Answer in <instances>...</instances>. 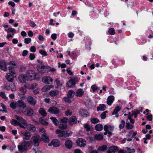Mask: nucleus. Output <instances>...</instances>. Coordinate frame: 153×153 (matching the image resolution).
Instances as JSON below:
<instances>
[{"instance_id":"nucleus-11","label":"nucleus","mask_w":153,"mask_h":153,"mask_svg":"<svg viewBox=\"0 0 153 153\" xmlns=\"http://www.w3.org/2000/svg\"><path fill=\"white\" fill-rule=\"evenodd\" d=\"M48 111L51 114H57L59 112V110L58 108L55 107H50L48 110Z\"/></svg>"},{"instance_id":"nucleus-15","label":"nucleus","mask_w":153,"mask_h":153,"mask_svg":"<svg viewBox=\"0 0 153 153\" xmlns=\"http://www.w3.org/2000/svg\"><path fill=\"white\" fill-rule=\"evenodd\" d=\"M118 150V147L116 146H111L109 147L107 153H115Z\"/></svg>"},{"instance_id":"nucleus-50","label":"nucleus","mask_w":153,"mask_h":153,"mask_svg":"<svg viewBox=\"0 0 153 153\" xmlns=\"http://www.w3.org/2000/svg\"><path fill=\"white\" fill-rule=\"evenodd\" d=\"M126 127L127 129H131L133 128V126L132 125L130 124L129 123H126Z\"/></svg>"},{"instance_id":"nucleus-22","label":"nucleus","mask_w":153,"mask_h":153,"mask_svg":"<svg viewBox=\"0 0 153 153\" xmlns=\"http://www.w3.org/2000/svg\"><path fill=\"white\" fill-rule=\"evenodd\" d=\"M79 114L80 115L84 117H87L89 115V113L87 111L83 109L80 110Z\"/></svg>"},{"instance_id":"nucleus-56","label":"nucleus","mask_w":153,"mask_h":153,"mask_svg":"<svg viewBox=\"0 0 153 153\" xmlns=\"http://www.w3.org/2000/svg\"><path fill=\"white\" fill-rule=\"evenodd\" d=\"M0 96L4 99H6V98L5 92L4 91H2L0 92Z\"/></svg>"},{"instance_id":"nucleus-13","label":"nucleus","mask_w":153,"mask_h":153,"mask_svg":"<svg viewBox=\"0 0 153 153\" xmlns=\"http://www.w3.org/2000/svg\"><path fill=\"white\" fill-rule=\"evenodd\" d=\"M77 120L75 116H72L69 119L68 124L70 126H72L77 123Z\"/></svg>"},{"instance_id":"nucleus-37","label":"nucleus","mask_w":153,"mask_h":153,"mask_svg":"<svg viewBox=\"0 0 153 153\" xmlns=\"http://www.w3.org/2000/svg\"><path fill=\"white\" fill-rule=\"evenodd\" d=\"M53 86L51 85H45L42 89V91L43 92H46L49 90L51 88H52Z\"/></svg>"},{"instance_id":"nucleus-12","label":"nucleus","mask_w":153,"mask_h":153,"mask_svg":"<svg viewBox=\"0 0 153 153\" xmlns=\"http://www.w3.org/2000/svg\"><path fill=\"white\" fill-rule=\"evenodd\" d=\"M22 112L26 115L30 116L33 114V110L31 108L27 109L26 108L24 110L22 111Z\"/></svg>"},{"instance_id":"nucleus-26","label":"nucleus","mask_w":153,"mask_h":153,"mask_svg":"<svg viewBox=\"0 0 153 153\" xmlns=\"http://www.w3.org/2000/svg\"><path fill=\"white\" fill-rule=\"evenodd\" d=\"M55 82L56 83L58 88H60L62 85L63 83V81L59 78H58L56 79Z\"/></svg>"},{"instance_id":"nucleus-8","label":"nucleus","mask_w":153,"mask_h":153,"mask_svg":"<svg viewBox=\"0 0 153 153\" xmlns=\"http://www.w3.org/2000/svg\"><path fill=\"white\" fill-rule=\"evenodd\" d=\"M27 100L28 103L31 105L34 106L36 104V100L31 96H28L27 98Z\"/></svg>"},{"instance_id":"nucleus-46","label":"nucleus","mask_w":153,"mask_h":153,"mask_svg":"<svg viewBox=\"0 0 153 153\" xmlns=\"http://www.w3.org/2000/svg\"><path fill=\"white\" fill-rule=\"evenodd\" d=\"M39 121L42 124L45 126L48 125V122L45 121L42 117H41L39 119Z\"/></svg>"},{"instance_id":"nucleus-29","label":"nucleus","mask_w":153,"mask_h":153,"mask_svg":"<svg viewBox=\"0 0 153 153\" xmlns=\"http://www.w3.org/2000/svg\"><path fill=\"white\" fill-rule=\"evenodd\" d=\"M97 111H103L106 109V106L104 104H100L99 106L97 107Z\"/></svg>"},{"instance_id":"nucleus-44","label":"nucleus","mask_w":153,"mask_h":153,"mask_svg":"<svg viewBox=\"0 0 153 153\" xmlns=\"http://www.w3.org/2000/svg\"><path fill=\"white\" fill-rule=\"evenodd\" d=\"M10 123L11 124L14 126H18L19 125V123L16 120L12 119L11 120Z\"/></svg>"},{"instance_id":"nucleus-51","label":"nucleus","mask_w":153,"mask_h":153,"mask_svg":"<svg viewBox=\"0 0 153 153\" xmlns=\"http://www.w3.org/2000/svg\"><path fill=\"white\" fill-rule=\"evenodd\" d=\"M71 81L75 85L78 82L77 77H74L71 79Z\"/></svg>"},{"instance_id":"nucleus-1","label":"nucleus","mask_w":153,"mask_h":153,"mask_svg":"<svg viewBox=\"0 0 153 153\" xmlns=\"http://www.w3.org/2000/svg\"><path fill=\"white\" fill-rule=\"evenodd\" d=\"M9 73L7 74L5 77L6 79L9 82H12L13 79L16 77V75L14 69L12 67H8Z\"/></svg>"},{"instance_id":"nucleus-9","label":"nucleus","mask_w":153,"mask_h":153,"mask_svg":"<svg viewBox=\"0 0 153 153\" xmlns=\"http://www.w3.org/2000/svg\"><path fill=\"white\" fill-rule=\"evenodd\" d=\"M22 135L23 140L25 142H26V140H29L31 137L30 133L27 131L22 132Z\"/></svg>"},{"instance_id":"nucleus-4","label":"nucleus","mask_w":153,"mask_h":153,"mask_svg":"<svg viewBox=\"0 0 153 153\" xmlns=\"http://www.w3.org/2000/svg\"><path fill=\"white\" fill-rule=\"evenodd\" d=\"M26 74L28 78V81H31L36 78V74L34 71L32 70L27 71Z\"/></svg>"},{"instance_id":"nucleus-30","label":"nucleus","mask_w":153,"mask_h":153,"mask_svg":"<svg viewBox=\"0 0 153 153\" xmlns=\"http://www.w3.org/2000/svg\"><path fill=\"white\" fill-rule=\"evenodd\" d=\"M84 93V91L83 89L80 88L78 89L76 93V95L77 97H81Z\"/></svg>"},{"instance_id":"nucleus-52","label":"nucleus","mask_w":153,"mask_h":153,"mask_svg":"<svg viewBox=\"0 0 153 153\" xmlns=\"http://www.w3.org/2000/svg\"><path fill=\"white\" fill-rule=\"evenodd\" d=\"M108 33L110 35H114L115 34V30L114 28H110L108 31Z\"/></svg>"},{"instance_id":"nucleus-48","label":"nucleus","mask_w":153,"mask_h":153,"mask_svg":"<svg viewBox=\"0 0 153 153\" xmlns=\"http://www.w3.org/2000/svg\"><path fill=\"white\" fill-rule=\"evenodd\" d=\"M125 124V121L123 120H122L120 123L119 125V127L120 129H123L124 128Z\"/></svg>"},{"instance_id":"nucleus-41","label":"nucleus","mask_w":153,"mask_h":153,"mask_svg":"<svg viewBox=\"0 0 153 153\" xmlns=\"http://www.w3.org/2000/svg\"><path fill=\"white\" fill-rule=\"evenodd\" d=\"M121 109V107L119 106H116L114 108V111L112 113V115H114L115 114L117 113L120 111Z\"/></svg>"},{"instance_id":"nucleus-20","label":"nucleus","mask_w":153,"mask_h":153,"mask_svg":"<svg viewBox=\"0 0 153 153\" xmlns=\"http://www.w3.org/2000/svg\"><path fill=\"white\" fill-rule=\"evenodd\" d=\"M73 142L70 140H67L65 141V146L68 149H71L72 147Z\"/></svg>"},{"instance_id":"nucleus-25","label":"nucleus","mask_w":153,"mask_h":153,"mask_svg":"<svg viewBox=\"0 0 153 153\" xmlns=\"http://www.w3.org/2000/svg\"><path fill=\"white\" fill-rule=\"evenodd\" d=\"M24 87L27 89H33L36 88L37 84L36 83H33L32 84H25Z\"/></svg>"},{"instance_id":"nucleus-55","label":"nucleus","mask_w":153,"mask_h":153,"mask_svg":"<svg viewBox=\"0 0 153 153\" xmlns=\"http://www.w3.org/2000/svg\"><path fill=\"white\" fill-rule=\"evenodd\" d=\"M70 98L68 97H64V101L66 102H67L68 103H71V101L70 99Z\"/></svg>"},{"instance_id":"nucleus-36","label":"nucleus","mask_w":153,"mask_h":153,"mask_svg":"<svg viewBox=\"0 0 153 153\" xmlns=\"http://www.w3.org/2000/svg\"><path fill=\"white\" fill-rule=\"evenodd\" d=\"M59 94V91L57 90H55L51 91L49 92V95L52 97H54L57 95Z\"/></svg>"},{"instance_id":"nucleus-2","label":"nucleus","mask_w":153,"mask_h":153,"mask_svg":"<svg viewBox=\"0 0 153 153\" xmlns=\"http://www.w3.org/2000/svg\"><path fill=\"white\" fill-rule=\"evenodd\" d=\"M31 145L30 142L27 141L22 142L20 143L18 146L19 150L22 153L27 151V148Z\"/></svg>"},{"instance_id":"nucleus-61","label":"nucleus","mask_w":153,"mask_h":153,"mask_svg":"<svg viewBox=\"0 0 153 153\" xmlns=\"http://www.w3.org/2000/svg\"><path fill=\"white\" fill-rule=\"evenodd\" d=\"M28 53V51L27 50H25L23 51L22 53V55L23 56H26Z\"/></svg>"},{"instance_id":"nucleus-43","label":"nucleus","mask_w":153,"mask_h":153,"mask_svg":"<svg viewBox=\"0 0 153 153\" xmlns=\"http://www.w3.org/2000/svg\"><path fill=\"white\" fill-rule=\"evenodd\" d=\"M107 146L105 145L100 146L98 148L99 150L100 151H105L107 149Z\"/></svg>"},{"instance_id":"nucleus-34","label":"nucleus","mask_w":153,"mask_h":153,"mask_svg":"<svg viewBox=\"0 0 153 153\" xmlns=\"http://www.w3.org/2000/svg\"><path fill=\"white\" fill-rule=\"evenodd\" d=\"M133 133V131L131 130L127 134L128 138L126 139L127 141H130L132 140V138H131L132 134Z\"/></svg>"},{"instance_id":"nucleus-10","label":"nucleus","mask_w":153,"mask_h":153,"mask_svg":"<svg viewBox=\"0 0 153 153\" xmlns=\"http://www.w3.org/2000/svg\"><path fill=\"white\" fill-rule=\"evenodd\" d=\"M42 80L44 83L48 84L52 83L53 81L52 78L49 76H44L42 78Z\"/></svg>"},{"instance_id":"nucleus-14","label":"nucleus","mask_w":153,"mask_h":153,"mask_svg":"<svg viewBox=\"0 0 153 153\" xmlns=\"http://www.w3.org/2000/svg\"><path fill=\"white\" fill-rule=\"evenodd\" d=\"M45 66L44 65H37L36 68L39 72H42L44 73L48 72V71L45 70Z\"/></svg>"},{"instance_id":"nucleus-5","label":"nucleus","mask_w":153,"mask_h":153,"mask_svg":"<svg viewBox=\"0 0 153 153\" xmlns=\"http://www.w3.org/2000/svg\"><path fill=\"white\" fill-rule=\"evenodd\" d=\"M72 134V132L70 131H62V133L59 135V137L61 139H63L67 137L71 136Z\"/></svg>"},{"instance_id":"nucleus-63","label":"nucleus","mask_w":153,"mask_h":153,"mask_svg":"<svg viewBox=\"0 0 153 153\" xmlns=\"http://www.w3.org/2000/svg\"><path fill=\"white\" fill-rule=\"evenodd\" d=\"M30 51L32 52H35L36 51V48L34 46H31L30 48Z\"/></svg>"},{"instance_id":"nucleus-21","label":"nucleus","mask_w":153,"mask_h":153,"mask_svg":"<svg viewBox=\"0 0 153 153\" xmlns=\"http://www.w3.org/2000/svg\"><path fill=\"white\" fill-rule=\"evenodd\" d=\"M53 146L58 147L61 145L60 141L56 139H53L51 142Z\"/></svg>"},{"instance_id":"nucleus-45","label":"nucleus","mask_w":153,"mask_h":153,"mask_svg":"<svg viewBox=\"0 0 153 153\" xmlns=\"http://www.w3.org/2000/svg\"><path fill=\"white\" fill-rule=\"evenodd\" d=\"M75 85L70 80L68 81L66 83V86L67 87L71 88L74 86Z\"/></svg>"},{"instance_id":"nucleus-54","label":"nucleus","mask_w":153,"mask_h":153,"mask_svg":"<svg viewBox=\"0 0 153 153\" xmlns=\"http://www.w3.org/2000/svg\"><path fill=\"white\" fill-rule=\"evenodd\" d=\"M31 41V39L30 38H25L24 39V42L25 43L28 44L30 43Z\"/></svg>"},{"instance_id":"nucleus-58","label":"nucleus","mask_w":153,"mask_h":153,"mask_svg":"<svg viewBox=\"0 0 153 153\" xmlns=\"http://www.w3.org/2000/svg\"><path fill=\"white\" fill-rule=\"evenodd\" d=\"M39 53L42 55H43L44 56H47L48 55L46 52L42 50H40L39 51Z\"/></svg>"},{"instance_id":"nucleus-28","label":"nucleus","mask_w":153,"mask_h":153,"mask_svg":"<svg viewBox=\"0 0 153 153\" xmlns=\"http://www.w3.org/2000/svg\"><path fill=\"white\" fill-rule=\"evenodd\" d=\"M42 139L45 143H47L49 142V139L45 133L42 134Z\"/></svg>"},{"instance_id":"nucleus-57","label":"nucleus","mask_w":153,"mask_h":153,"mask_svg":"<svg viewBox=\"0 0 153 153\" xmlns=\"http://www.w3.org/2000/svg\"><path fill=\"white\" fill-rule=\"evenodd\" d=\"M35 58V56L34 53H30L29 56L30 59L31 60H33Z\"/></svg>"},{"instance_id":"nucleus-24","label":"nucleus","mask_w":153,"mask_h":153,"mask_svg":"<svg viewBox=\"0 0 153 153\" xmlns=\"http://www.w3.org/2000/svg\"><path fill=\"white\" fill-rule=\"evenodd\" d=\"M15 117L16 119L18 120L21 123L24 125L27 124L26 121L22 118L21 117L16 115H15Z\"/></svg>"},{"instance_id":"nucleus-23","label":"nucleus","mask_w":153,"mask_h":153,"mask_svg":"<svg viewBox=\"0 0 153 153\" xmlns=\"http://www.w3.org/2000/svg\"><path fill=\"white\" fill-rule=\"evenodd\" d=\"M114 100V97L113 95L109 96L107 101V104L109 105H111L112 103Z\"/></svg>"},{"instance_id":"nucleus-31","label":"nucleus","mask_w":153,"mask_h":153,"mask_svg":"<svg viewBox=\"0 0 153 153\" xmlns=\"http://www.w3.org/2000/svg\"><path fill=\"white\" fill-rule=\"evenodd\" d=\"M103 128V126L100 123L96 125L95 126V129L98 131H101L102 130Z\"/></svg>"},{"instance_id":"nucleus-39","label":"nucleus","mask_w":153,"mask_h":153,"mask_svg":"<svg viewBox=\"0 0 153 153\" xmlns=\"http://www.w3.org/2000/svg\"><path fill=\"white\" fill-rule=\"evenodd\" d=\"M126 153H134L135 150L134 149H130L128 147H126L125 149Z\"/></svg>"},{"instance_id":"nucleus-38","label":"nucleus","mask_w":153,"mask_h":153,"mask_svg":"<svg viewBox=\"0 0 153 153\" xmlns=\"http://www.w3.org/2000/svg\"><path fill=\"white\" fill-rule=\"evenodd\" d=\"M75 94V92L72 90H71L68 91L67 96L70 98H72L74 96Z\"/></svg>"},{"instance_id":"nucleus-16","label":"nucleus","mask_w":153,"mask_h":153,"mask_svg":"<svg viewBox=\"0 0 153 153\" xmlns=\"http://www.w3.org/2000/svg\"><path fill=\"white\" fill-rule=\"evenodd\" d=\"M19 79L22 83L25 82L26 80L28 81V78L26 74L20 75L19 77Z\"/></svg>"},{"instance_id":"nucleus-59","label":"nucleus","mask_w":153,"mask_h":153,"mask_svg":"<svg viewBox=\"0 0 153 153\" xmlns=\"http://www.w3.org/2000/svg\"><path fill=\"white\" fill-rule=\"evenodd\" d=\"M66 116L71 115L72 114V112L69 110H67L65 112Z\"/></svg>"},{"instance_id":"nucleus-6","label":"nucleus","mask_w":153,"mask_h":153,"mask_svg":"<svg viewBox=\"0 0 153 153\" xmlns=\"http://www.w3.org/2000/svg\"><path fill=\"white\" fill-rule=\"evenodd\" d=\"M17 106L22 109V111L24 110L26 108V103L22 100H19L17 102Z\"/></svg>"},{"instance_id":"nucleus-19","label":"nucleus","mask_w":153,"mask_h":153,"mask_svg":"<svg viewBox=\"0 0 153 153\" xmlns=\"http://www.w3.org/2000/svg\"><path fill=\"white\" fill-rule=\"evenodd\" d=\"M0 69L4 71H6L7 69V67H6L5 62L4 60L0 61Z\"/></svg>"},{"instance_id":"nucleus-3","label":"nucleus","mask_w":153,"mask_h":153,"mask_svg":"<svg viewBox=\"0 0 153 153\" xmlns=\"http://www.w3.org/2000/svg\"><path fill=\"white\" fill-rule=\"evenodd\" d=\"M41 141L39 136H35L32 137L30 143L33 146L38 147L39 146Z\"/></svg>"},{"instance_id":"nucleus-49","label":"nucleus","mask_w":153,"mask_h":153,"mask_svg":"<svg viewBox=\"0 0 153 153\" xmlns=\"http://www.w3.org/2000/svg\"><path fill=\"white\" fill-rule=\"evenodd\" d=\"M5 31H7V33L10 32L12 33L13 32H15L16 31V30L15 29L11 27H9L8 29H5Z\"/></svg>"},{"instance_id":"nucleus-60","label":"nucleus","mask_w":153,"mask_h":153,"mask_svg":"<svg viewBox=\"0 0 153 153\" xmlns=\"http://www.w3.org/2000/svg\"><path fill=\"white\" fill-rule=\"evenodd\" d=\"M26 88H25L24 86V87H22L20 88V91L24 94L26 93L27 91Z\"/></svg>"},{"instance_id":"nucleus-17","label":"nucleus","mask_w":153,"mask_h":153,"mask_svg":"<svg viewBox=\"0 0 153 153\" xmlns=\"http://www.w3.org/2000/svg\"><path fill=\"white\" fill-rule=\"evenodd\" d=\"M5 89L7 90H11L12 91H15L16 90V88L14 83H11L10 84L7 85L5 87Z\"/></svg>"},{"instance_id":"nucleus-62","label":"nucleus","mask_w":153,"mask_h":153,"mask_svg":"<svg viewBox=\"0 0 153 153\" xmlns=\"http://www.w3.org/2000/svg\"><path fill=\"white\" fill-rule=\"evenodd\" d=\"M30 26L33 27H34L36 25V24L32 21H30Z\"/></svg>"},{"instance_id":"nucleus-53","label":"nucleus","mask_w":153,"mask_h":153,"mask_svg":"<svg viewBox=\"0 0 153 153\" xmlns=\"http://www.w3.org/2000/svg\"><path fill=\"white\" fill-rule=\"evenodd\" d=\"M61 122L63 123H66L67 122L68 123L69 119L66 117H64L61 120Z\"/></svg>"},{"instance_id":"nucleus-40","label":"nucleus","mask_w":153,"mask_h":153,"mask_svg":"<svg viewBox=\"0 0 153 153\" xmlns=\"http://www.w3.org/2000/svg\"><path fill=\"white\" fill-rule=\"evenodd\" d=\"M59 127L62 130L66 129L67 128V126L66 123H60L59 125Z\"/></svg>"},{"instance_id":"nucleus-42","label":"nucleus","mask_w":153,"mask_h":153,"mask_svg":"<svg viewBox=\"0 0 153 153\" xmlns=\"http://www.w3.org/2000/svg\"><path fill=\"white\" fill-rule=\"evenodd\" d=\"M10 107L13 109H16L17 107V103L16 102H11L10 105Z\"/></svg>"},{"instance_id":"nucleus-7","label":"nucleus","mask_w":153,"mask_h":153,"mask_svg":"<svg viewBox=\"0 0 153 153\" xmlns=\"http://www.w3.org/2000/svg\"><path fill=\"white\" fill-rule=\"evenodd\" d=\"M76 143L78 146L83 147L86 145V141L84 139L79 138L76 140Z\"/></svg>"},{"instance_id":"nucleus-33","label":"nucleus","mask_w":153,"mask_h":153,"mask_svg":"<svg viewBox=\"0 0 153 153\" xmlns=\"http://www.w3.org/2000/svg\"><path fill=\"white\" fill-rule=\"evenodd\" d=\"M94 138L95 139L100 140L103 139V136L102 135L100 134H97L94 135Z\"/></svg>"},{"instance_id":"nucleus-27","label":"nucleus","mask_w":153,"mask_h":153,"mask_svg":"<svg viewBox=\"0 0 153 153\" xmlns=\"http://www.w3.org/2000/svg\"><path fill=\"white\" fill-rule=\"evenodd\" d=\"M38 112L43 117H45L47 115V113L43 108H40Z\"/></svg>"},{"instance_id":"nucleus-18","label":"nucleus","mask_w":153,"mask_h":153,"mask_svg":"<svg viewBox=\"0 0 153 153\" xmlns=\"http://www.w3.org/2000/svg\"><path fill=\"white\" fill-rule=\"evenodd\" d=\"M84 126L87 134L89 132H91L93 130V127L88 124H85Z\"/></svg>"},{"instance_id":"nucleus-64","label":"nucleus","mask_w":153,"mask_h":153,"mask_svg":"<svg viewBox=\"0 0 153 153\" xmlns=\"http://www.w3.org/2000/svg\"><path fill=\"white\" fill-rule=\"evenodd\" d=\"M100 117L102 119H104L106 117V114L105 112H102L100 115Z\"/></svg>"},{"instance_id":"nucleus-47","label":"nucleus","mask_w":153,"mask_h":153,"mask_svg":"<svg viewBox=\"0 0 153 153\" xmlns=\"http://www.w3.org/2000/svg\"><path fill=\"white\" fill-rule=\"evenodd\" d=\"M91 121L92 123L94 124L97 123L99 122L98 119L94 117L92 118L91 119Z\"/></svg>"},{"instance_id":"nucleus-35","label":"nucleus","mask_w":153,"mask_h":153,"mask_svg":"<svg viewBox=\"0 0 153 153\" xmlns=\"http://www.w3.org/2000/svg\"><path fill=\"white\" fill-rule=\"evenodd\" d=\"M50 119L52 120L53 123L56 126H57L58 125L59 122L55 117H50Z\"/></svg>"},{"instance_id":"nucleus-32","label":"nucleus","mask_w":153,"mask_h":153,"mask_svg":"<svg viewBox=\"0 0 153 153\" xmlns=\"http://www.w3.org/2000/svg\"><path fill=\"white\" fill-rule=\"evenodd\" d=\"M27 129L32 132H34L36 130V128L33 125L29 124L27 126Z\"/></svg>"}]
</instances>
